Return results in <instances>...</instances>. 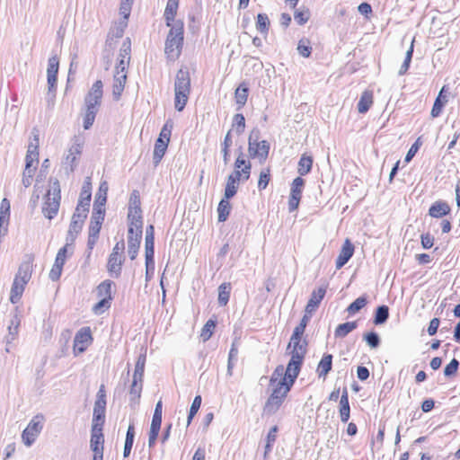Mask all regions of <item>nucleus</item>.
I'll return each instance as SVG.
<instances>
[{"label": "nucleus", "mask_w": 460, "mask_h": 460, "mask_svg": "<svg viewBox=\"0 0 460 460\" xmlns=\"http://www.w3.org/2000/svg\"><path fill=\"white\" fill-rule=\"evenodd\" d=\"M299 373L300 371L293 370L288 367L286 368L285 376L277 384L271 385L273 387L272 393L265 403V412L274 413L279 410Z\"/></svg>", "instance_id": "nucleus-1"}, {"label": "nucleus", "mask_w": 460, "mask_h": 460, "mask_svg": "<svg viewBox=\"0 0 460 460\" xmlns=\"http://www.w3.org/2000/svg\"><path fill=\"white\" fill-rule=\"evenodd\" d=\"M131 40L126 38L120 47L118 58V64L115 67L113 75L112 96L115 101H119L124 90L127 81V68L130 62Z\"/></svg>", "instance_id": "nucleus-2"}, {"label": "nucleus", "mask_w": 460, "mask_h": 460, "mask_svg": "<svg viewBox=\"0 0 460 460\" xmlns=\"http://www.w3.org/2000/svg\"><path fill=\"white\" fill-rule=\"evenodd\" d=\"M164 53L168 59L176 60L181 56L184 41V23L181 20L176 21L174 25L169 26Z\"/></svg>", "instance_id": "nucleus-3"}, {"label": "nucleus", "mask_w": 460, "mask_h": 460, "mask_svg": "<svg viewBox=\"0 0 460 460\" xmlns=\"http://www.w3.org/2000/svg\"><path fill=\"white\" fill-rule=\"evenodd\" d=\"M103 84L102 80H97L84 98L85 114L84 118V128L89 129L95 119L98 112V107L101 104L103 94Z\"/></svg>", "instance_id": "nucleus-4"}, {"label": "nucleus", "mask_w": 460, "mask_h": 460, "mask_svg": "<svg viewBox=\"0 0 460 460\" xmlns=\"http://www.w3.org/2000/svg\"><path fill=\"white\" fill-rule=\"evenodd\" d=\"M190 93V76L189 70L181 68L174 81V107L178 111H183Z\"/></svg>", "instance_id": "nucleus-5"}, {"label": "nucleus", "mask_w": 460, "mask_h": 460, "mask_svg": "<svg viewBox=\"0 0 460 460\" xmlns=\"http://www.w3.org/2000/svg\"><path fill=\"white\" fill-rule=\"evenodd\" d=\"M31 272L32 265L31 261H23L19 266L10 293V301L12 304H17L20 301L25 286L31 278Z\"/></svg>", "instance_id": "nucleus-6"}, {"label": "nucleus", "mask_w": 460, "mask_h": 460, "mask_svg": "<svg viewBox=\"0 0 460 460\" xmlns=\"http://www.w3.org/2000/svg\"><path fill=\"white\" fill-rule=\"evenodd\" d=\"M287 351L291 356L287 367L300 371L307 352V341L303 340L301 336L296 338L295 334H292Z\"/></svg>", "instance_id": "nucleus-7"}, {"label": "nucleus", "mask_w": 460, "mask_h": 460, "mask_svg": "<svg viewBox=\"0 0 460 460\" xmlns=\"http://www.w3.org/2000/svg\"><path fill=\"white\" fill-rule=\"evenodd\" d=\"M50 183V189L45 195V200L42 206V213L49 219H52L57 216L61 199V190L58 180L51 179Z\"/></svg>", "instance_id": "nucleus-8"}, {"label": "nucleus", "mask_w": 460, "mask_h": 460, "mask_svg": "<svg viewBox=\"0 0 460 460\" xmlns=\"http://www.w3.org/2000/svg\"><path fill=\"white\" fill-rule=\"evenodd\" d=\"M42 421L43 416L36 415L31 420L26 429L22 431V438L27 447L31 446L40 434L43 429Z\"/></svg>", "instance_id": "nucleus-9"}, {"label": "nucleus", "mask_w": 460, "mask_h": 460, "mask_svg": "<svg viewBox=\"0 0 460 460\" xmlns=\"http://www.w3.org/2000/svg\"><path fill=\"white\" fill-rule=\"evenodd\" d=\"M104 190V196H98L93 203V214L91 217V221L98 222L99 224H102L105 216V208L104 205L107 201V191L108 185L107 182H102L100 185V191Z\"/></svg>", "instance_id": "nucleus-10"}, {"label": "nucleus", "mask_w": 460, "mask_h": 460, "mask_svg": "<svg viewBox=\"0 0 460 460\" xmlns=\"http://www.w3.org/2000/svg\"><path fill=\"white\" fill-rule=\"evenodd\" d=\"M305 186V180L298 176L295 178L291 183L290 195L288 199V210L293 212L297 209L302 197L303 189Z\"/></svg>", "instance_id": "nucleus-11"}, {"label": "nucleus", "mask_w": 460, "mask_h": 460, "mask_svg": "<svg viewBox=\"0 0 460 460\" xmlns=\"http://www.w3.org/2000/svg\"><path fill=\"white\" fill-rule=\"evenodd\" d=\"M93 337L90 327L81 328L74 339V353L77 355L83 353L92 342Z\"/></svg>", "instance_id": "nucleus-12"}, {"label": "nucleus", "mask_w": 460, "mask_h": 460, "mask_svg": "<svg viewBox=\"0 0 460 460\" xmlns=\"http://www.w3.org/2000/svg\"><path fill=\"white\" fill-rule=\"evenodd\" d=\"M270 152V144L266 140L249 143L248 153L251 158H258L261 162L267 159Z\"/></svg>", "instance_id": "nucleus-13"}, {"label": "nucleus", "mask_w": 460, "mask_h": 460, "mask_svg": "<svg viewBox=\"0 0 460 460\" xmlns=\"http://www.w3.org/2000/svg\"><path fill=\"white\" fill-rule=\"evenodd\" d=\"M327 287L321 286L317 289H314L306 304L305 312L312 314L319 307L321 301L323 299L326 294Z\"/></svg>", "instance_id": "nucleus-14"}, {"label": "nucleus", "mask_w": 460, "mask_h": 460, "mask_svg": "<svg viewBox=\"0 0 460 460\" xmlns=\"http://www.w3.org/2000/svg\"><path fill=\"white\" fill-rule=\"evenodd\" d=\"M83 150V143L79 138H75V143L68 149V153L65 159V164L69 166V172H74L76 166V159L79 155H81Z\"/></svg>", "instance_id": "nucleus-15"}, {"label": "nucleus", "mask_w": 460, "mask_h": 460, "mask_svg": "<svg viewBox=\"0 0 460 460\" xmlns=\"http://www.w3.org/2000/svg\"><path fill=\"white\" fill-rule=\"evenodd\" d=\"M243 180L240 170H234L227 178L224 196L226 199L233 198L236 192L239 181Z\"/></svg>", "instance_id": "nucleus-16"}, {"label": "nucleus", "mask_w": 460, "mask_h": 460, "mask_svg": "<svg viewBox=\"0 0 460 460\" xmlns=\"http://www.w3.org/2000/svg\"><path fill=\"white\" fill-rule=\"evenodd\" d=\"M19 324L20 321L17 315H15L13 319L11 320V323L8 326V333L4 337V350L7 353L11 351L12 348L13 347V341L17 339Z\"/></svg>", "instance_id": "nucleus-17"}, {"label": "nucleus", "mask_w": 460, "mask_h": 460, "mask_svg": "<svg viewBox=\"0 0 460 460\" xmlns=\"http://www.w3.org/2000/svg\"><path fill=\"white\" fill-rule=\"evenodd\" d=\"M353 253L354 246L349 239H346L336 259V269H341L353 256Z\"/></svg>", "instance_id": "nucleus-18"}, {"label": "nucleus", "mask_w": 460, "mask_h": 460, "mask_svg": "<svg viewBox=\"0 0 460 460\" xmlns=\"http://www.w3.org/2000/svg\"><path fill=\"white\" fill-rule=\"evenodd\" d=\"M142 235L135 234L132 229L128 230V252L130 260H135L137 256Z\"/></svg>", "instance_id": "nucleus-19"}, {"label": "nucleus", "mask_w": 460, "mask_h": 460, "mask_svg": "<svg viewBox=\"0 0 460 460\" xmlns=\"http://www.w3.org/2000/svg\"><path fill=\"white\" fill-rule=\"evenodd\" d=\"M123 259L121 256L110 254L107 262V270L113 278H119L121 274Z\"/></svg>", "instance_id": "nucleus-20"}, {"label": "nucleus", "mask_w": 460, "mask_h": 460, "mask_svg": "<svg viewBox=\"0 0 460 460\" xmlns=\"http://www.w3.org/2000/svg\"><path fill=\"white\" fill-rule=\"evenodd\" d=\"M179 7V0H168L164 10V17L166 26L174 25L176 21L175 16Z\"/></svg>", "instance_id": "nucleus-21"}, {"label": "nucleus", "mask_w": 460, "mask_h": 460, "mask_svg": "<svg viewBox=\"0 0 460 460\" xmlns=\"http://www.w3.org/2000/svg\"><path fill=\"white\" fill-rule=\"evenodd\" d=\"M450 211L451 208L447 202L436 201L430 206L429 209V215L435 218H440L444 216L448 215Z\"/></svg>", "instance_id": "nucleus-22"}, {"label": "nucleus", "mask_w": 460, "mask_h": 460, "mask_svg": "<svg viewBox=\"0 0 460 460\" xmlns=\"http://www.w3.org/2000/svg\"><path fill=\"white\" fill-rule=\"evenodd\" d=\"M234 170H239L242 168L240 172L243 177V181H247L250 178L252 164L249 161H246L243 158V154L242 151H240V154L234 162Z\"/></svg>", "instance_id": "nucleus-23"}, {"label": "nucleus", "mask_w": 460, "mask_h": 460, "mask_svg": "<svg viewBox=\"0 0 460 460\" xmlns=\"http://www.w3.org/2000/svg\"><path fill=\"white\" fill-rule=\"evenodd\" d=\"M332 354H324L320 360L316 372L319 377H323L328 375V373L332 370Z\"/></svg>", "instance_id": "nucleus-24"}, {"label": "nucleus", "mask_w": 460, "mask_h": 460, "mask_svg": "<svg viewBox=\"0 0 460 460\" xmlns=\"http://www.w3.org/2000/svg\"><path fill=\"white\" fill-rule=\"evenodd\" d=\"M128 229H132L135 234H143V217L141 214L128 213Z\"/></svg>", "instance_id": "nucleus-25"}, {"label": "nucleus", "mask_w": 460, "mask_h": 460, "mask_svg": "<svg viewBox=\"0 0 460 460\" xmlns=\"http://www.w3.org/2000/svg\"><path fill=\"white\" fill-rule=\"evenodd\" d=\"M313 157L311 155H307L306 154H303L298 161L297 164V172L300 177L308 174L313 167Z\"/></svg>", "instance_id": "nucleus-26"}, {"label": "nucleus", "mask_w": 460, "mask_h": 460, "mask_svg": "<svg viewBox=\"0 0 460 460\" xmlns=\"http://www.w3.org/2000/svg\"><path fill=\"white\" fill-rule=\"evenodd\" d=\"M103 443L104 437L102 433V429H92L91 430V440L90 447L93 452L99 450H103Z\"/></svg>", "instance_id": "nucleus-27"}, {"label": "nucleus", "mask_w": 460, "mask_h": 460, "mask_svg": "<svg viewBox=\"0 0 460 460\" xmlns=\"http://www.w3.org/2000/svg\"><path fill=\"white\" fill-rule=\"evenodd\" d=\"M168 144L169 143L162 139H156L153 154V162L155 166L159 164L162 158L164 157L167 150Z\"/></svg>", "instance_id": "nucleus-28"}, {"label": "nucleus", "mask_w": 460, "mask_h": 460, "mask_svg": "<svg viewBox=\"0 0 460 460\" xmlns=\"http://www.w3.org/2000/svg\"><path fill=\"white\" fill-rule=\"evenodd\" d=\"M143 388V380L133 379L129 389V401L130 403H137L141 396Z\"/></svg>", "instance_id": "nucleus-29"}, {"label": "nucleus", "mask_w": 460, "mask_h": 460, "mask_svg": "<svg viewBox=\"0 0 460 460\" xmlns=\"http://www.w3.org/2000/svg\"><path fill=\"white\" fill-rule=\"evenodd\" d=\"M373 103V93L370 91L362 93L360 99L358 102V111L359 113H366Z\"/></svg>", "instance_id": "nucleus-30"}, {"label": "nucleus", "mask_w": 460, "mask_h": 460, "mask_svg": "<svg viewBox=\"0 0 460 460\" xmlns=\"http://www.w3.org/2000/svg\"><path fill=\"white\" fill-rule=\"evenodd\" d=\"M445 87H442L438 97L436 98L433 107L431 109V116L437 118L440 115L441 111L445 103L447 102V96L443 94Z\"/></svg>", "instance_id": "nucleus-31"}, {"label": "nucleus", "mask_w": 460, "mask_h": 460, "mask_svg": "<svg viewBox=\"0 0 460 460\" xmlns=\"http://www.w3.org/2000/svg\"><path fill=\"white\" fill-rule=\"evenodd\" d=\"M135 438V427L134 424H129L127 433L126 439L124 444L123 456L128 457L130 455L133 443Z\"/></svg>", "instance_id": "nucleus-32"}, {"label": "nucleus", "mask_w": 460, "mask_h": 460, "mask_svg": "<svg viewBox=\"0 0 460 460\" xmlns=\"http://www.w3.org/2000/svg\"><path fill=\"white\" fill-rule=\"evenodd\" d=\"M358 326L357 322H347L341 324H339L334 332V335L336 338H344L349 332L354 331Z\"/></svg>", "instance_id": "nucleus-33"}, {"label": "nucleus", "mask_w": 460, "mask_h": 460, "mask_svg": "<svg viewBox=\"0 0 460 460\" xmlns=\"http://www.w3.org/2000/svg\"><path fill=\"white\" fill-rule=\"evenodd\" d=\"M231 289V283L229 282H224L218 287V304L220 305L224 306L227 305Z\"/></svg>", "instance_id": "nucleus-34"}, {"label": "nucleus", "mask_w": 460, "mask_h": 460, "mask_svg": "<svg viewBox=\"0 0 460 460\" xmlns=\"http://www.w3.org/2000/svg\"><path fill=\"white\" fill-rule=\"evenodd\" d=\"M230 199H226L225 196L220 200L218 207H217V213H218V221L219 222H225L231 211V205L229 202Z\"/></svg>", "instance_id": "nucleus-35"}, {"label": "nucleus", "mask_w": 460, "mask_h": 460, "mask_svg": "<svg viewBox=\"0 0 460 460\" xmlns=\"http://www.w3.org/2000/svg\"><path fill=\"white\" fill-rule=\"evenodd\" d=\"M249 89L247 85L243 83L235 90L234 98L238 104V110L242 108L247 102Z\"/></svg>", "instance_id": "nucleus-36"}, {"label": "nucleus", "mask_w": 460, "mask_h": 460, "mask_svg": "<svg viewBox=\"0 0 460 460\" xmlns=\"http://www.w3.org/2000/svg\"><path fill=\"white\" fill-rule=\"evenodd\" d=\"M91 197H92V185L90 182V179L87 178V180L84 182V185L82 187L78 202H80L81 204H84L87 207H90Z\"/></svg>", "instance_id": "nucleus-37"}, {"label": "nucleus", "mask_w": 460, "mask_h": 460, "mask_svg": "<svg viewBox=\"0 0 460 460\" xmlns=\"http://www.w3.org/2000/svg\"><path fill=\"white\" fill-rule=\"evenodd\" d=\"M389 318V307L387 305H379L375 312L374 323L381 325L386 323Z\"/></svg>", "instance_id": "nucleus-38"}, {"label": "nucleus", "mask_w": 460, "mask_h": 460, "mask_svg": "<svg viewBox=\"0 0 460 460\" xmlns=\"http://www.w3.org/2000/svg\"><path fill=\"white\" fill-rule=\"evenodd\" d=\"M140 197L137 190H133L129 198L128 213L141 214Z\"/></svg>", "instance_id": "nucleus-39"}, {"label": "nucleus", "mask_w": 460, "mask_h": 460, "mask_svg": "<svg viewBox=\"0 0 460 460\" xmlns=\"http://www.w3.org/2000/svg\"><path fill=\"white\" fill-rule=\"evenodd\" d=\"M270 19L266 13H259L256 21V30L261 34L267 35L270 28Z\"/></svg>", "instance_id": "nucleus-40"}, {"label": "nucleus", "mask_w": 460, "mask_h": 460, "mask_svg": "<svg viewBox=\"0 0 460 460\" xmlns=\"http://www.w3.org/2000/svg\"><path fill=\"white\" fill-rule=\"evenodd\" d=\"M146 365V354H140L136 362L133 379L143 380Z\"/></svg>", "instance_id": "nucleus-41"}, {"label": "nucleus", "mask_w": 460, "mask_h": 460, "mask_svg": "<svg viewBox=\"0 0 460 460\" xmlns=\"http://www.w3.org/2000/svg\"><path fill=\"white\" fill-rule=\"evenodd\" d=\"M367 304V299L366 296H361L358 297L355 301H353L346 309V311L349 314H353L358 311H360L363 307H365Z\"/></svg>", "instance_id": "nucleus-42"}, {"label": "nucleus", "mask_w": 460, "mask_h": 460, "mask_svg": "<svg viewBox=\"0 0 460 460\" xmlns=\"http://www.w3.org/2000/svg\"><path fill=\"white\" fill-rule=\"evenodd\" d=\"M83 225L84 224L78 223L75 220H71L66 235V242L72 243L75 241L76 235L81 232Z\"/></svg>", "instance_id": "nucleus-43"}, {"label": "nucleus", "mask_w": 460, "mask_h": 460, "mask_svg": "<svg viewBox=\"0 0 460 460\" xmlns=\"http://www.w3.org/2000/svg\"><path fill=\"white\" fill-rule=\"evenodd\" d=\"M111 280H104L97 287L98 296L111 300Z\"/></svg>", "instance_id": "nucleus-44"}, {"label": "nucleus", "mask_w": 460, "mask_h": 460, "mask_svg": "<svg viewBox=\"0 0 460 460\" xmlns=\"http://www.w3.org/2000/svg\"><path fill=\"white\" fill-rule=\"evenodd\" d=\"M217 322L215 320L209 319L205 325L203 326L200 333V337L203 341H208L216 328Z\"/></svg>", "instance_id": "nucleus-45"}, {"label": "nucleus", "mask_w": 460, "mask_h": 460, "mask_svg": "<svg viewBox=\"0 0 460 460\" xmlns=\"http://www.w3.org/2000/svg\"><path fill=\"white\" fill-rule=\"evenodd\" d=\"M413 43H414V40H412L409 49L406 51L405 59L398 72L399 75H403L404 74H406V72L408 71V69L410 67V64H411V61L412 58V54H413V48H414Z\"/></svg>", "instance_id": "nucleus-46"}, {"label": "nucleus", "mask_w": 460, "mask_h": 460, "mask_svg": "<svg viewBox=\"0 0 460 460\" xmlns=\"http://www.w3.org/2000/svg\"><path fill=\"white\" fill-rule=\"evenodd\" d=\"M340 417L341 420L343 423L348 422L349 417H350V407L349 400H340Z\"/></svg>", "instance_id": "nucleus-47"}, {"label": "nucleus", "mask_w": 460, "mask_h": 460, "mask_svg": "<svg viewBox=\"0 0 460 460\" xmlns=\"http://www.w3.org/2000/svg\"><path fill=\"white\" fill-rule=\"evenodd\" d=\"M298 53L304 58H309L312 53V47L310 41L306 38H303L298 41L297 45Z\"/></svg>", "instance_id": "nucleus-48"}, {"label": "nucleus", "mask_w": 460, "mask_h": 460, "mask_svg": "<svg viewBox=\"0 0 460 460\" xmlns=\"http://www.w3.org/2000/svg\"><path fill=\"white\" fill-rule=\"evenodd\" d=\"M201 402H202V398L200 395L195 396V398L190 405V408L189 415L187 418V426H189L191 423L192 419L194 418V416L197 414L198 411L199 410Z\"/></svg>", "instance_id": "nucleus-49"}, {"label": "nucleus", "mask_w": 460, "mask_h": 460, "mask_svg": "<svg viewBox=\"0 0 460 460\" xmlns=\"http://www.w3.org/2000/svg\"><path fill=\"white\" fill-rule=\"evenodd\" d=\"M310 18V11L307 8L297 9L294 13V19L299 25H303L308 22Z\"/></svg>", "instance_id": "nucleus-50"}, {"label": "nucleus", "mask_w": 460, "mask_h": 460, "mask_svg": "<svg viewBox=\"0 0 460 460\" xmlns=\"http://www.w3.org/2000/svg\"><path fill=\"white\" fill-rule=\"evenodd\" d=\"M364 341L371 349H376L380 345V337L376 332H370L364 335Z\"/></svg>", "instance_id": "nucleus-51"}, {"label": "nucleus", "mask_w": 460, "mask_h": 460, "mask_svg": "<svg viewBox=\"0 0 460 460\" xmlns=\"http://www.w3.org/2000/svg\"><path fill=\"white\" fill-rule=\"evenodd\" d=\"M237 354H238V349L235 347V345L233 344L230 349V351H229L228 362H227V374L229 376H232V374H233L232 371H233V367L234 365V361L237 360Z\"/></svg>", "instance_id": "nucleus-52"}, {"label": "nucleus", "mask_w": 460, "mask_h": 460, "mask_svg": "<svg viewBox=\"0 0 460 460\" xmlns=\"http://www.w3.org/2000/svg\"><path fill=\"white\" fill-rule=\"evenodd\" d=\"M286 369L282 365H279L273 371L270 379V385H274L285 376Z\"/></svg>", "instance_id": "nucleus-53"}, {"label": "nucleus", "mask_w": 460, "mask_h": 460, "mask_svg": "<svg viewBox=\"0 0 460 460\" xmlns=\"http://www.w3.org/2000/svg\"><path fill=\"white\" fill-rule=\"evenodd\" d=\"M459 367V361L456 358H453L444 368V375L447 377L454 376Z\"/></svg>", "instance_id": "nucleus-54"}, {"label": "nucleus", "mask_w": 460, "mask_h": 460, "mask_svg": "<svg viewBox=\"0 0 460 460\" xmlns=\"http://www.w3.org/2000/svg\"><path fill=\"white\" fill-rule=\"evenodd\" d=\"M145 257L148 259H154L155 238L145 237Z\"/></svg>", "instance_id": "nucleus-55"}, {"label": "nucleus", "mask_w": 460, "mask_h": 460, "mask_svg": "<svg viewBox=\"0 0 460 460\" xmlns=\"http://www.w3.org/2000/svg\"><path fill=\"white\" fill-rule=\"evenodd\" d=\"M59 67V60L57 56L49 58L47 75H58Z\"/></svg>", "instance_id": "nucleus-56"}, {"label": "nucleus", "mask_w": 460, "mask_h": 460, "mask_svg": "<svg viewBox=\"0 0 460 460\" xmlns=\"http://www.w3.org/2000/svg\"><path fill=\"white\" fill-rule=\"evenodd\" d=\"M172 129V123L171 121H166L164 127L161 129L159 137L157 139H162L169 143L171 134Z\"/></svg>", "instance_id": "nucleus-57"}, {"label": "nucleus", "mask_w": 460, "mask_h": 460, "mask_svg": "<svg viewBox=\"0 0 460 460\" xmlns=\"http://www.w3.org/2000/svg\"><path fill=\"white\" fill-rule=\"evenodd\" d=\"M234 125L236 126V133L241 135L244 131L245 119L241 113H237L234 117Z\"/></svg>", "instance_id": "nucleus-58"}, {"label": "nucleus", "mask_w": 460, "mask_h": 460, "mask_svg": "<svg viewBox=\"0 0 460 460\" xmlns=\"http://www.w3.org/2000/svg\"><path fill=\"white\" fill-rule=\"evenodd\" d=\"M105 421L104 413H93L92 429H102Z\"/></svg>", "instance_id": "nucleus-59"}, {"label": "nucleus", "mask_w": 460, "mask_h": 460, "mask_svg": "<svg viewBox=\"0 0 460 460\" xmlns=\"http://www.w3.org/2000/svg\"><path fill=\"white\" fill-rule=\"evenodd\" d=\"M69 245V242H66V244L58 250L55 260L56 264L64 266Z\"/></svg>", "instance_id": "nucleus-60"}, {"label": "nucleus", "mask_w": 460, "mask_h": 460, "mask_svg": "<svg viewBox=\"0 0 460 460\" xmlns=\"http://www.w3.org/2000/svg\"><path fill=\"white\" fill-rule=\"evenodd\" d=\"M39 153H28L25 157V169H28V172L31 170H35L36 167L33 165V163H38Z\"/></svg>", "instance_id": "nucleus-61"}, {"label": "nucleus", "mask_w": 460, "mask_h": 460, "mask_svg": "<svg viewBox=\"0 0 460 460\" xmlns=\"http://www.w3.org/2000/svg\"><path fill=\"white\" fill-rule=\"evenodd\" d=\"M155 271V259L146 258V281L152 279Z\"/></svg>", "instance_id": "nucleus-62"}, {"label": "nucleus", "mask_w": 460, "mask_h": 460, "mask_svg": "<svg viewBox=\"0 0 460 460\" xmlns=\"http://www.w3.org/2000/svg\"><path fill=\"white\" fill-rule=\"evenodd\" d=\"M270 181V172L267 171H261L260 173V178L258 181V188L260 190H264L267 188Z\"/></svg>", "instance_id": "nucleus-63"}, {"label": "nucleus", "mask_w": 460, "mask_h": 460, "mask_svg": "<svg viewBox=\"0 0 460 460\" xmlns=\"http://www.w3.org/2000/svg\"><path fill=\"white\" fill-rule=\"evenodd\" d=\"M111 306V300L108 298L102 297L101 300L93 306L95 314L103 312L104 309H108Z\"/></svg>", "instance_id": "nucleus-64"}]
</instances>
